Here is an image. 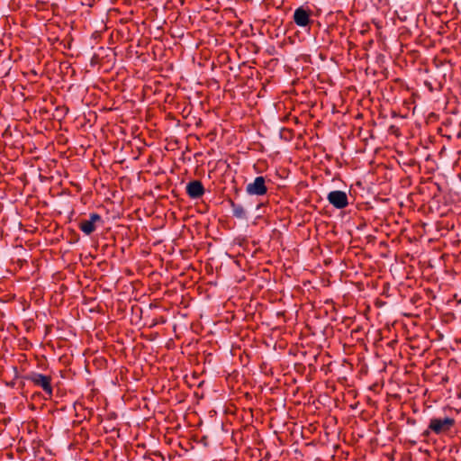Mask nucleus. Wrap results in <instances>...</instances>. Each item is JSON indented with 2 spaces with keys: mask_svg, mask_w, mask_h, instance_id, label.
Instances as JSON below:
<instances>
[{
  "mask_svg": "<svg viewBox=\"0 0 461 461\" xmlns=\"http://www.w3.org/2000/svg\"><path fill=\"white\" fill-rule=\"evenodd\" d=\"M455 424V420L449 417L444 419L433 418L430 420L429 429L436 434L448 431Z\"/></svg>",
  "mask_w": 461,
  "mask_h": 461,
  "instance_id": "f257e3e1",
  "label": "nucleus"
},
{
  "mask_svg": "<svg viewBox=\"0 0 461 461\" xmlns=\"http://www.w3.org/2000/svg\"><path fill=\"white\" fill-rule=\"evenodd\" d=\"M30 381H32L36 386L41 387L50 397L53 393V389L51 386V377L49 375H45L40 373H32L30 377Z\"/></svg>",
  "mask_w": 461,
  "mask_h": 461,
  "instance_id": "f03ea898",
  "label": "nucleus"
},
{
  "mask_svg": "<svg viewBox=\"0 0 461 461\" xmlns=\"http://www.w3.org/2000/svg\"><path fill=\"white\" fill-rule=\"evenodd\" d=\"M327 200L337 209H344L348 204L347 194L339 190L330 192Z\"/></svg>",
  "mask_w": 461,
  "mask_h": 461,
  "instance_id": "7ed1b4c3",
  "label": "nucleus"
},
{
  "mask_svg": "<svg viewBox=\"0 0 461 461\" xmlns=\"http://www.w3.org/2000/svg\"><path fill=\"white\" fill-rule=\"evenodd\" d=\"M246 192L250 195H264L267 192L266 180L263 176H257L252 183L246 186Z\"/></svg>",
  "mask_w": 461,
  "mask_h": 461,
  "instance_id": "20e7f679",
  "label": "nucleus"
},
{
  "mask_svg": "<svg viewBox=\"0 0 461 461\" xmlns=\"http://www.w3.org/2000/svg\"><path fill=\"white\" fill-rule=\"evenodd\" d=\"M101 216L97 213H91L88 220H83L79 223V229L86 234H92L96 229V223L101 222Z\"/></svg>",
  "mask_w": 461,
  "mask_h": 461,
  "instance_id": "39448f33",
  "label": "nucleus"
},
{
  "mask_svg": "<svg viewBox=\"0 0 461 461\" xmlns=\"http://www.w3.org/2000/svg\"><path fill=\"white\" fill-rule=\"evenodd\" d=\"M186 193L193 199H197L203 196L204 194V188L202 182L198 180L189 182L186 185Z\"/></svg>",
  "mask_w": 461,
  "mask_h": 461,
  "instance_id": "423d86ee",
  "label": "nucleus"
},
{
  "mask_svg": "<svg viewBox=\"0 0 461 461\" xmlns=\"http://www.w3.org/2000/svg\"><path fill=\"white\" fill-rule=\"evenodd\" d=\"M294 20L298 26L305 27L310 23V14L306 10L300 7L294 11Z\"/></svg>",
  "mask_w": 461,
  "mask_h": 461,
  "instance_id": "0eeeda50",
  "label": "nucleus"
},
{
  "mask_svg": "<svg viewBox=\"0 0 461 461\" xmlns=\"http://www.w3.org/2000/svg\"><path fill=\"white\" fill-rule=\"evenodd\" d=\"M232 213L236 218L243 219L246 217V211L242 205L237 204L234 202H230Z\"/></svg>",
  "mask_w": 461,
  "mask_h": 461,
  "instance_id": "6e6552de",
  "label": "nucleus"
}]
</instances>
